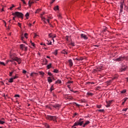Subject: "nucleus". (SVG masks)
Returning a JSON list of instances; mask_svg holds the SVG:
<instances>
[{"label":"nucleus","instance_id":"nucleus-28","mask_svg":"<svg viewBox=\"0 0 128 128\" xmlns=\"http://www.w3.org/2000/svg\"><path fill=\"white\" fill-rule=\"evenodd\" d=\"M39 74H41V76H44V72H39Z\"/></svg>","mask_w":128,"mask_h":128},{"label":"nucleus","instance_id":"nucleus-17","mask_svg":"<svg viewBox=\"0 0 128 128\" xmlns=\"http://www.w3.org/2000/svg\"><path fill=\"white\" fill-rule=\"evenodd\" d=\"M24 46H25L24 44H21L20 45V50H24Z\"/></svg>","mask_w":128,"mask_h":128},{"label":"nucleus","instance_id":"nucleus-7","mask_svg":"<svg viewBox=\"0 0 128 128\" xmlns=\"http://www.w3.org/2000/svg\"><path fill=\"white\" fill-rule=\"evenodd\" d=\"M52 106L55 108H60V104H55L54 105H52Z\"/></svg>","mask_w":128,"mask_h":128},{"label":"nucleus","instance_id":"nucleus-40","mask_svg":"<svg viewBox=\"0 0 128 128\" xmlns=\"http://www.w3.org/2000/svg\"><path fill=\"white\" fill-rule=\"evenodd\" d=\"M126 110H128V108L122 109V112H126Z\"/></svg>","mask_w":128,"mask_h":128},{"label":"nucleus","instance_id":"nucleus-53","mask_svg":"<svg viewBox=\"0 0 128 128\" xmlns=\"http://www.w3.org/2000/svg\"><path fill=\"white\" fill-rule=\"evenodd\" d=\"M38 36V34H34V38H36Z\"/></svg>","mask_w":128,"mask_h":128},{"label":"nucleus","instance_id":"nucleus-12","mask_svg":"<svg viewBox=\"0 0 128 128\" xmlns=\"http://www.w3.org/2000/svg\"><path fill=\"white\" fill-rule=\"evenodd\" d=\"M68 63H69L70 66H72L74 65V63H72V60H68Z\"/></svg>","mask_w":128,"mask_h":128},{"label":"nucleus","instance_id":"nucleus-18","mask_svg":"<svg viewBox=\"0 0 128 128\" xmlns=\"http://www.w3.org/2000/svg\"><path fill=\"white\" fill-rule=\"evenodd\" d=\"M25 16H26V20H28V16H30V13L27 12V13L26 14Z\"/></svg>","mask_w":128,"mask_h":128},{"label":"nucleus","instance_id":"nucleus-31","mask_svg":"<svg viewBox=\"0 0 128 128\" xmlns=\"http://www.w3.org/2000/svg\"><path fill=\"white\" fill-rule=\"evenodd\" d=\"M98 112H104V110L100 109V110H98Z\"/></svg>","mask_w":128,"mask_h":128},{"label":"nucleus","instance_id":"nucleus-60","mask_svg":"<svg viewBox=\"0 0 128 128\" xmlns=\"http://www.w3.org/2000/svg\"><path fill=\"white\" fill-rule=\"evenodd\" d=\"M48 45L52 44V42H48Z\"/></svg>","mask_w":128,"mask_h":128},{"label":"nucleus","instance_id":"nucleus-8","mask_svg":"<svg viewBox=\"0 0 128 128\" xmlns=\"http://www.w3.org/2000/svg\"><path fill=\"white\" fill-rule=\"evenodd\" d=\"M123 8H124V2L120 3V12H122Z\"/></svg>","mask_w":128,"mask_h":128},{"label":"nucleus","instance_id":"nucleus-51","mask_svg":"<svg viewBox=\"0 0 128 128\" xmlns=\"http://www.w3.org/2000/svg\"><path fill=\"white\" fill-rule=\"evenodd\" d=\"M22 73H23V74H26V70H22Z\"/></svg>","mask_w":128,"mask_h":128},{"label":"nucleus","instance_id":"nucleus-30","mask_svg":"<svg viewBox=\"0 0 128 128\" xmlns=\"http://www.w3.org/2000/svg\"><path fill=\"white\" fill-rule=\"evenodd\" d=\"M87 94L88 96H94V94H92V93H91V92H88Z\"/></svg>","mask_w":128,"mask_h":128},{"label":"nucleus","instance_id":"nucleus-36","mask_svg":"<svg viewBox=\"0 0 128 128\" xmlns=\"http://www.w3.org/2000/svg\"><path fill=\"white\" fill-rule=\"evenodd\" d=\"M76 60H82V58H76Z\"/></svg>","mask_w":128,"mask_h":128},{"label":"nucleus","instance_id":"nucleus-33","mask_svg":"<svg viewBox=\"0 0 128 128\" xmlns=\"http://www.w3.org/2000/svg\"><path fill=\"white\" fill-rule=\"evenodd\" d=\"M23 50H26V51L28 50V47L26 46H24Z\"/></svg>","mask_w":128,"mask_h":128},{"label":"nucleus","instance_id":"nucleus-45","mask_svg":"<svg viewBox=\"0 0 128 128\" xmlns=\"http://www.w3.org/2000/svg\"><path fill=\"white\" fill-rule=\"evenodd\" d=\"M31 45L32 46H34V48L36 46V44L34 42H32Z\"/></svg>","mask_w":128,"mask_h":128},{"label":"nucleus","instance_id":"nucleus-9","mask_svg":"<svg viewBox=\"0 0 128 128\" xmlns=\"http://www.w3.org/2000/svg\"><path fill=\"white\" fill-rule=\"evenodd\" d=\"M6 124V120L4 118H2L0 120V124Z\"/></svg>","mask_w":128,"mask_h":128},{"label":"nucleus","instance_id":"nucleus-35","mask_svg":"<svg viewBox=\"0 0 128 128\" xmlns=\"http://www.w3.org/2000/svg\"><path fill=\"white\" fill-rule=\"evenodd\" d=\"M12 74H14V71L10 72V74H9L10 76H12Z\"/></svg>","mask_w":128,"mask_h":128},{"label":"nucleus","instance_id":"nucleus-52","mask_svg":"<svg viewBox=\"0 0 128 128\" xmlns=\"http://www.w3.org/2000/svg\"><path fill=\"white\" fill-rule=\"evenodd\" d=\"M49 38H52V34H50L48 35Z\"/></svg>","mask_w":128,"mask_h":128},{"label":"nucleus","instance_id":"nucleus-64","mask_svg":"<svg viewBox=\"0 0 128 128\" xmlns=\"http://www.w3.org/2000/svg\"><path fill=\"white\" fill-rule=\"evenodd\" d=\"M126 100H128V98H125L124 99V102H126Z\"/></svg>","mask_w":128,"mask_h":128},{"label":"nucleus","instance_id":"nucleus-14","mask_svg":"<svg viewBox=\"0 0 128 128\" xmlns=\"http://www.w3.org/2000/svg\"><path fill=\"white\" fill-rule=\"evenodd\" d=\"M106 102L107 104H109L110 106V104H112V100L106 101Z\"/></svg>","mask_w":128,"mask_h":128},{"label":"nucleus","instance_id":"nucleus-63","mask_svg":"<svg viewBox=\"0 0 128 128\" xmlns=\"http://www.w3.org/2000/svg\"><path fill=\"white\" fill-rule=\"evenodd\" d=\"M118 78V76H114V77L112 80H116V78Z\"/></svg>","mask_w":128,"mask_h":128},{"label":"nucleus","instance_id":"nucleus-49","mask_svg":"<svg viewBox=\"0 0 128 128\" xmlns=\"http://www.w3.org/2000/svg\"><path fill=\"white\" fill-rule=\"evenodd\" d=\"M0 64H3V66H6V64H4V62H0Z\"/></svg>","mask_w":128,"mask_h":128},{"label":"nucleus","instance_id":"nucleus-5","mask_svg":"<svg viewBox=\"0 0 128 128\" xmlns=\"http://www.w3.org/2000/svg\"><path fill=\"white\" fill-rule=\"evenodd\" d=\"M124 58H126V57L124 56H120L118 58H116L115 60L116 62H122Z\"/></svg>","mask_w":128,"mask_h":128},{"label":"nucleus","instance_id":"nucleus-48","mask_svg":"<svg viewBox=\"0 0 128 128\" xmlns=\"http://www.w3.org/2000/svg\"><path fill=\"white\" fill-rule=\"evenodd\" d=\"M46 21H47V22H48V24H50V26H52V24H50V20L47 19V20H46Z\"/></svg>","mask_w":128,"mask_h":128},{"label":"nucleus","instance_id":"nucleus-59","mask_svg":"<svg viewBox=\"0 0 128 128\" xmlns=\"http://www.w3.org/2000/svg\"><path fill=\"white\" fill-rule=\"evenodd\" d=\"M106 106V108H110V105L107 104Z\"/></svg>","mask_w":128,"mask_h":128},{"label":"nucleus","instance_id":"nucleus-55","mask_svg":"<svg viewBox=\"0 0 128 128\" xmlns=\"http://www.w3.org/2000/svg\"><path fill=\"white\" fill-rule=\"evenodd\" d=\"M18 26H20V28L22 24H20V22H18Z\"/></svg>","mask_w":128,"mask_h":128},{"label":"nucleus","instance_id":"nucleus-42","mask_svg":"<svg viewBox=\"0 0 128 128\" xmlns=\"http://www.w3.org/2000/svg\"><path fill=\"white\" fill-rule=\"evenodd\" d=\"M107 84H112V80H110L109 81L107 82Z\"/></svg>","mask_w":128,"mask_h":128},{"label":"nucleus","instance_id":"nucleus-34","mask_svg":"<svg viewBox=\"0 0 128 128\" xmlns=\"http://www.w3.org/2000/svg\"><path fill=\"white\" fill-rule=\"evenodd\" d=\"M72 98H73L72 96H68V100H72Z\"/></svg>","mask_w":128,"mask_h":128},{"label":"nucleus","instance_id":"nucleus-41","mask_svg":"<svg viewBox=\"0 0 128 128\" xmlns=\"http://www.w3.org/2000/svg\"><path fill=\"white\" fill-rule=\"evenodd\" d=\"M94 72H98V68H96L94 70Z\"/></svg>","mask_w":128,"mask_h":128},{"label":"nucleus","instance_id":"nucleus-24","mask_svg":"<svg viewBox=\"0 0 128 128\" xmlns=\"http://www.w3.org/2000/svg\"><path fill=\"white\" fill-rule=\"evenodd\" d=\"M53 54L55 55L56 56L58 54V50H56L55 51L53 52Z\"/></svg>","mask_w":128,"mask_h":128},{"label":"nucleus","instance_id":"nucleus-6","mask_svg":"<svg viewBox=\"0 0 128 128\" xmlns=\"http://www.w3.org/2000/svg\"><path fill=\"white\" fill-rule=\"evenodd\" d=\"M80 38H84V40H86L88 38V36H86V35L84 34H80Z\"/></svg>","mask_w":128,"mask_h":128},{"label":"nucleus","instance_id":"nucleus-47","mask_svg":"<svg viewBox=\"0 0 128 128\" xmlns=\"http://www.w3.org/2000/svg\"><path fill=\"white\" fill-rule=\"evenodd\" d=\"M48 74L49 76H52V72H48Z\"/></svg>","mask_w":128,"mask_h":128},{"label":"nucleus","instance_id":"nucleus-38","mask_svg":"<svg viewBox=\"0 0 128 128\" xmlns=\"http://www.w3.org/2000/svg\"><path fill=\"white\" fill-rule=\"evenodd\" d=\"M45 126L46 128H50V126H48V124H45Z\"/></svg>","mask_w":128,"mask_h":128},{"label":"nucleus","instance_id":"nucleus-3","mask_svg":"<svg viewBox=\"0 0 128 128\" xmlns=\"http://www.w3.org/2000/svg\"><path fill=\"white\" fill-rule=\"evenodd\" d=\"M83 124L84 121H77L74 124V126H72V128H74V126H82Z\"/></svg>","mask_w":128,"mask_h":128},{"label":"nucleus","instance_id":"nucleus-58","mask_svg":"<svg viewBox=\"0 0 128 128\" xmlns=\"http://www.w3.org/2000/svg\"><path fill=\"white\" fill-rule=\"evenodd\" d=\"M68 84H72V81H68Z\"/></svg>","mask_w":128,"mask_h":128},{"label":"nucleus","instance_id":"nucleus-22","mask_svg":"<svg viewBox=\"0 0 128 128\" xmlns=\"http://www.w3.org/2000/svg\"><path fill=\"white\" fill-rule=\"evenodd\" d=\"M53 72L56 74H58V69L54 70Z\"/></svg>","mask_w":128,"mask_h":128},{"label":"nucleus","instance_id":"nucleus-62","mask_svg":"<svg viewBox=\"0 0 128 128\" xmlns=\"http://www.w3.org/2000/svg\"><path fill=\"white\" fill-rule=\"evenodd\" d=\"M56 36L55 34L53 35L52 38H56Z\"/></svg>","mask_w":128,"mask_h":128},{"label":"nucleus","instance_id":"nucleus-46","mask_svg":"<svg viewBox=\"0 0 128 128\" xmlns=\"http://www.w3.org/2000/svg\"><path fill=\"white\" fill-rule=\"evenodd\" d=\"M14 58H12V60H8V62H14Z\"/></svg>","mask_w":128,"mask_h":128},{"label":"nucleus","instance_id":"nucleus-50","mask_svg":"<svg viewBox=\"0 0 128 128\" xmlns=\"http://www.w3.org/2000/svg\"><path fill=\"white\" fill-rule=\"evenodd\" d=\"M44 14V12H43L41 14H40V18H42V16Z\"/></svg>","mask_w":128,"mask_h":128},{"label":"nucleus","instance_id":"nucleus-20","mask_svg":"<svg viewBox=\"0 0 128 128\" xmlns=\"http://www.w3.org/2000/svg\"><path fill=\"white\" fill-rule=\"evenodd\" d=\"M54 10H58L59 8H58V6H56L54 8Z\"/></svg>","mask_w":128,"mask_h":128},{"label":"nucleus","instance_id":"nucleus-21","mask_svg":"<svg viewBox=\"0 0 128 128\" xmlns=\"http://www.w3.org/2000/svg\"><path fill=\"white\" fill-rule=\"evenodd\" d=\"M52 68V64H50L48 65L47 66V68L50 70V68Z\"/></svg>","mask_w":128,"mask_h":128},{"label":"nucleus","instance_id":"nucleus-2","mask_svg":"<svg viewBox=\"0 0 128 128\" xmlns=\"http://www.w3.org/2000/svg\"><path fill=\"white\" fill-rule=\"evenodd\" d=\"M12 16H16L18 18H24V14L20 12H16L14 13H13Z\"/></svg>","mask_w":128,"mask_h":128},{"label":"nucleus","instance_id":"nucleus-13","mask_svg":"<svg viewBox=\"0 0 128 128\" xmlns=\"http://www.w3.org/2000/svg\"><path fill=\"white\" fill-rule=\"evenodd\" d=\"M62 54H68V52H66V50H64L61 52Z\"/></svg>","mask_w":128,"mask_h":128},{"label":"nucleus","instance_id":"nucleus-54","mask_svg":"<svg viewBox=\"0 0 128 128\" xmlns=\"http://www.w3.org/2000/svg\"><path fill=\"white\" fill-rule=\"evenodd\" d=\"M15 98H20V95H18V94H16V95H15Z\"/></svg>","mask_w":128,"mask_h":128},{"label":"nucleus","instance_id":"nucleus-29","mask_svg":"<svg viewBox=\"0 0 128 128\" xmlns=\"http://www.w3.org/2000/svg\"><path fill=\"white\" fill-rule=\"evenodd\" d=\"M124 10L128 12V6H125V7L124 8Z\"/></svg>","mask_w":128,"mask_h":128},{"label":"nucleus","instance_id":"nucleus-15","mask_svg":"<svg viewBox=\"0 0 128 128\" xmlns=\"http://www.w3.org/2000/svg\"><path fill=\"white\" fill-rule=\"evenodd\" d=\"M126 70V67H123L120 70V72H124Z\"/></svg>","mask_w":128,"mask_h":128},{"label":"nucleus","instance_id":"nucleus-37","mask_svg":"<svg viewBox=\"0 0 128 128\" xmlns=\"http://www.w3.org/2000/svg\"><path fill=\"white\" fill-rule=\"evenodd\" d=\"M40 12V9H38V10H36V14H38Z\"/></svg>","mask_w":128,"mask_h":128},{"label":"nucleus","instance_id":"nucleus-1","mask_svg":"<svg viewBox=\"0 0 128 128\" xmlns=\"http://www.w3.org/2000/svg\"><path fill=\"white\" fill-rule=\"evenodd\" d=\"M46 118L48 120H53V122H58L56 120L58 117L56 116H46Z\"/></svg>","mask_w":128,"mask_h":128},{"label":"nucleus","instance_id":"nucleus-4","mask_svg":"<svg viewBox=\"0 0 128 128\" xmlns=\"http://www.w3.org/2000/svg\"><path fill=\"white\" fill-rule=\"evenodd\" d=\"M13 60H15V62H18V64H20L22 63V60L20 58H18V57H15L13 58Z\"/></svg>","mask_w":128,"mask_h":128},{"label":"nucleus","instance_id":"nucleus-43","mask_svg":"<svg viewBox=\"0 0 128 128\" xmlns=\"http://www.w3.org/2000/svg\"><path fill=\"white\" fill-rule=\"evenodd\" d=\"M90 124V121L89 120H87L85 124Z\"/></svg>","mask_w":128,"mask_h":128},{"label":"nucleus","instance_id":"nucleus-23","mask_svg":"<svg viewBox=\"0 0 128 128\" xmlns=\"http://www.w3.org/2000/svg\"><path fill=\"white\" fill-rule=\"evenodd\" d=\"M14 6H16L12 4V6L10 8L9 10H12V8H14Z\"/></svg>","mask_w":128,"mask_h":128},{"label":"nucleus","instance_id":"nucleus-16","mask_svg":"<svg viewBox=\"0 0 128 128\" xmlns=\"http://www.w3.org/2000/svg\"><path fill=\"white\" fill-rule=\"evenodd\" d=\"M48 80L49 84H50V82H52V80L50 78V77L48 78Z\"/></svg>","mask_w":128,"mask_h":128},{"label":"nucleus","instance_id":"nucleus-11","mask_svg":"<svg viewBox=\"0 0 128 128\" xmlns=\"http://www.w3.org/2000/svg\"><path fill=\"white\" fill-rule=\"evenodd\" d=\"M34 2L32 0H30L28 1V5H29V6H32V4H34Z\"/></svg>","mask_w":128,"mask_h":128},{"label":"nucleus","instance_id":"nucleus-19","mask_svg":"<svg viewBox=\"0 0 128 128\" xmlns=\"http://www.w3.org/2000/svg\"><path fill=\"white\" fill-rule=\"evenodd\" d=\"M55 84H62V80H58L56 81Z\"/></svg>","mask_w":128,"mask_h":128},{"label":"nucleus","instance_id":"nucleus-56","mask_svg":"<svg viewBox=\"0 0 128 128\" xmlns=\"http://www.w3.org/2000/svg\"><path fill=\"white\" fill-rule=\"evenodd\" d=\"M66 40L68 42V36H66Z\"/></svg>","mask_w":128,"mask_h":128},{"label":"nucleus","instance_id":"nucleus-26","mask_svg":"<svg viewBox=\"0 0 128 128\" xmlns=\"http://www.w3.org/2000/svg\"><path fill=\"white\" fill-rule=\"evenodd\" d=\"M121 94H126V90H124L122 91H120Z\"/></svg>","mask_w":128,"mask_h":128},{"label":"nucleus","instance_id":"nucleus-57","mask_svg":"<svg viewBox=\"0 0 128 128\" xmlns=\"http://www.w3.org/2000/svg\"><path fill=\"white\" fill-rule=\"evenodd\" d=\"M75 104H76V106H80V105L76 103H75Z\"/></svg>","mask_w":128,"mask_h":128},{"label":"nucleus","instance_id":"nucleus-25","mask_svg":"<svg viewBox=\"0 0 128 128\" xmlns=\"http://www.w3.org/2000/svg\"><path fill=\"white\" fill-rule=\"evenodd\" d=\"M54 90V85H52L51 88H50V92H52V90Z\"/></svg>","mask_w":128,"mask_h":128},{"label":"nucleus","instance_id":"nucleus-61","mask_svg":"<svg viewBox=\"0 0 128 128\" xmlns=\"http://www.w3.org/2000/svg\"><path fill=\"white\" fill-rule=\"evenodd\" d=\"M94 46H96V48H98V46H100V45H94Z\"/></svg>","mask_w":128,"mask_h":128},{"label":"nucleus","instance_id":"nucleus-44","mask_svg":"<svg viewBox=\"0 0 128 128\" xmlns=\"http://www.w3.org/2000/svg\"><path fill=\"white\" fill-rule=\"evenodd\" d=\"M98 108H102V105H97Z\"/></svg>","mask_w":128,"mask_h":128},{"label":"nucleus","instance_id":"nucleus-27","mask_svg":"<svg viewBox=\"0 0 128 128\" xmlns=\"http://www.w3.org/2000/svg\"><path fill=\"white\" fill-rule=\"evenodd\" d=\"M9 82H14V79L12 78L9 80Z\"/></svg>","mask_w":128,"mask_h":128},{"label":"nucleus","instance_id":"nucleus-32","mask_svg":"<svg viewBox=\"0 0 128 128\" xmlns=\"http://www.w3.org/2000/svg\"><path fill=\"white\" fill-rule=\"evenodd\" d=\"M70 45L72 46H74V42L72 41L70 42Z\"/></svg>","mask_w":128,"mask_h":128},{"label":"nucleus","instance_id":"nucleus-39","mask_svg":"<svg viewBox=\"0 0 128 128\" xmlns=\"http://www.w3.org/2000/svg\"><path fill=\"white\" fill-rule=\"evenodd\" d=\"M24 36L26 38H28V33H25Z\"/></svg>","mask_w":128,"mask_h":128},{"label":"nucleus","instance_id":"nucleus-10","mask_svg":"<svg viewBox=\"0 0 128 128\" xmlns=\"http://www.w3.org/2000/svg\"><path fill=\"white\" fill-rule=\"evenodd\" d=\"M97 70L98 72H100V70H102V64H100V66L97 67Z\"/></svg>","mask_w":128,"mask_h":128}]
</instances>
